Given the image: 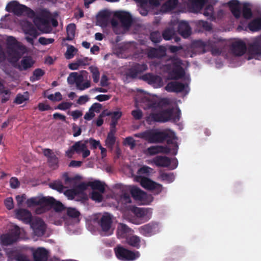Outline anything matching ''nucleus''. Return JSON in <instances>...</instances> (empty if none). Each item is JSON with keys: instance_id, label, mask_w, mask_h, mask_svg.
<instances>
[{"instance_id": "1", "label": "nucleus", "mask_w": 261, "mask_h": 261, "mask_svg": "<svg viewBox=\"0 0 261 261\" xmlns=\"http://www.w3.org/2000/svg\"><path fill=\"white\" fill-rule=\"evenodd\" d=\"M137 107H141L145 110H150L148 121L165 122L172 121L176 122L179 120L180 111L168 108V101L166 99H159L149 94L140 91L135 97Z\"/></svg>"}, {"instance_id": "2", "label": "nucleus", "mask_w": 261, "mask_h": 261, "mask_svg": "<svg viewBox=\"0 0 261 261\" xmlns=\"http://www.w3.org/2000/svg\"><path fill=\"white\" fill-rule=\"evenodd\" d=\"M221 40L219 38L214 37L207 41L200 40L195 41L191 45L186 47L170 45L169 49L171 53H178L179 56L185 58H192L198 54H203L208 50H211L212 54L216 55L221 52Z\"/></svg>"}, {"instance_id": "3", "label": "nucleus", "mask_w": 261, "mask_h": 261, "mask_svg": "<svg viewBox=\"0 0 261 261\" xmlns=\"http://www.w3.org/2000/svg\"><path fill=\"white\" fill-rule=\"evenodd\" d=\"M28 52V48L13 36H7L6 50L0 45V62L7 59L10 62L17 61L22 55Z\"/></svg>"}, {"instance_id": "4", "label": "nucleus", "mask_w": 261, "mask_h": 261, "mask_svg": "<svg viewBox=\"0 0 261 261\" xmlns=\"http://www.w3.org/2000/svg\"><path fill=\"white\" fill-rule=\"evenodd\" d=\"M136 137L142 138L150 143H160L167 140L168 144H173L174 147H178L177 138L174 132L171 130L160 132L155 129L147 130L136 134Z\"/></svg>"}, {"instance_id": "5", "label": "nucleus", "mask_w": 261, "mask_h": 261, "mask_svg": "<svg viewBox=\"0 0 261 261\" xmlns=\"http://www.w3.org/2000/svg\"><path fill=\"white\" fill-rule=\"evenodd\" d=\"M229 9L236 18H240L242 15L244 18L249 19L252 16L250 6L248 4H241L237 0H231L228 3Z\"/></svg>"}, {"instance_id": "6", "label": "nucleus", "mask_w": 261, "mask_h": 261, "mask_svg": "<svg viewBox=\"0 0 261 261\" xmlns=\"http://www.w3.org/2000/svg\"><path fill=\"white\" fill-rule=\"evenodd\" d=\"M132 22L130 15L126 12L119 14V20L113 19L111 21L113 30L116 34L124 33L130 27Z\"/></svg>"}, {"instance_id": "7", "label": "nucleus", "mask_w": 261, "mask_h": 261, "mask_svg": "<svg viewBox=\"0 0 261 261\" xmlns=\"http://www.w3.org/2000/svg\"><path fill=\"white\" fill-rule=\"evenodd\" d=\"M88 72L85 70H82L80 73L76 72H71L67 77V83L70 85H75L77 89L83 91L91 87L90 80H84V76Z\"/></svg>"}, {"instance_id": "8", "label": "nucleus", "mask_w": 261, "mask_h": 261, "mask_svg": "<svg viewBox=\"0 0 261 261\" xmlns=\"http://www.w3.org/2000/svg\"><path fill=\"white\" fill-rule=\"evenodd\" d=\"M6 9L17 16L26 15L32 17L35 15L34 11L31 9L15 1L9 3L6 7Z\"/></svg>"}, {"instance_id": "9", "label": "nucleus", "mask_w": 261, "mask_h": 261, "mask_svg": "<svg viewBox=\"0 0 261 261\" xmlns=\"http://www.w3.org/2000/svg\"><path fill=\"white\" fill-rule=\"evenodd\" d=\"M246 44L250 56L248 59L256 58L261 55V35L248 40Z\"/></svg>"}, {"instance_id": "10", "label": "nucleus", "mask_w": 261, "mask_h": 261, "mask_svg": "<svg viewBox=\"0 0 261 261\" xmlns=\"http://www.w3.org/2000/svg\"><path fill=\"white\" fill-rule=\"evenodd\" d=\"M115 252L117 257L122 261H133L140 256L138 251L134 252L122 246L115 248Z\"/></svg>"}, {"instance_id": "11", "label": "nucleus", "mask_w": 261, "mask_h": 261, "mask_svg": "<svg viewBox=\"0 0 261 261\" xmlns=\"http://www.w3.org/2000/svg\"><path fill=\"white\" fill-rule=\"evenodd\" d=\"M171 63L173 67H170V65H167V68L170 70L169 71L170 76L173 79H178L181 78L185 74L184 69L181 67L182 61L180 59L177 58H173L171 59Z\"/></svg>"}, {"instance_id": "12", "label": "nucleus", "mask_w": 261, "mask_h": 261, "mask_svg": "<svg viewBox=\"0 0 261 261\" xmlns=\"http://www.w3.org/2000/svg\"><path fill=\"white\" fill-rule=\"evenodd\" d=\"M98 225L100 227L102 232H105L106 236H110L113 233L112 229V218L111 215L108 213H104L102 215L99 216L97 218Z\"/></svg>"}, {"instance_id": "13", "label": "nucleus", "mask_w": 261, "mask_h": 261, "mask_svg": "<svg viewBox=\"0 0 261 261\" xmlns=\"http://www.w3.org/2000/svg\"><path fill=\"white\" fill-rule=\"evenodd\" d=\"M138 230L142 235L147 237H150L159 232V224L156 222H151L140 226Z\"/></svg>"}, {"instance_id": "14", "label": "nucleus", "mask_w": 261, "mask_h": 261, "mask_svg": "<svg viewBox=\"0 0 261 261\" xmlns=\"http://www.w3.org/2000/svg\"><path fill=\"white\" fill-rule=\"evenodd\" d=\"M246 43L240 40L233 41L230 46L231 54L236 56H242L246 50Z\"/></svg>"}, {"instance_id": "15", "label": "nucleus", "mask_w": 261, "mask_h": 261, "mask_svg": "<svg viewBox=\"0 0 261 261\" xmlns=\"http://www.w3.org/2000/svg\"><path fill=\"white\" fill-rule=\"evenodd\" d=\"M165 88L168 92H185L186 93L189 92V87L187 84L177 81L169 82Z\"/></svg>"}, {"instance_id": "16", "label": "nucleus", "mask_w": 261, "mask_h": 261, "mask_svg": "<svg viewBox=\"0 0 261 261\" xmlns=\"http://www.w3.org/2000/svg\"><path fill=\"white\" fill-rule=\"evenodd\" d=\"M30 224L35 236L41 237L44 235L46 230V225L42 219L40 218L35 219Z\"/></svg>"}, {"instance_id": "17", "label": "nucleus", "mask_w": 261, "mask_h": 261, "mask_svg": "<svg viewBox=\"0 0 261 261\" xmlns=\"http://www.w3.org/2000/svg\"><path fill=\"white\" fill-rule=\"evenodd\" d=\"M140 184L144 188L149 190H155L158 194L162 191V185L145 177H141Z\"/></svg>"}, {"instance_id": "18", "label": "nucleus", "mask_w": 261, "mask_h": 261, "mask_svg": "<svg viewBox=\"0 0 261 261\" xmlns=\"http://www.w3.org/2000/svg\"><path fill=\"white\" fill-rule=\"evenodd\" d=\"M147 55L149 58L161 59L166 55V48L163 46L158 48H150L148 49Z\"/></svg>"}, {"instance_id": "19", "label": "nucleus", "mask_w": 261, "mask_h": 261, "mask_svg": "<svg viewBox=\"0 0 261 261\" xmlns=\"http://www.w3.org/2000/svg\"><path fill=\"white\" fill-rule=\"evenodd\" d=\"M178 148H147L146 153L150 155L162 152L176 155Z\"/></svg>"}, {"instance_id": "20", "label": "nucleus", "mask_w": 261, "mask_h": 261, "mask_svg": "<svg viewBox=\"0 0 261 261\" xmlns=\"http://www.w3.org/2000/svg\"><path fill=\"white\" fill-rule=\"evenodd\" d=\"M147 69V66L144 63L135 64L129 69L128 75L131 77L135 78L139 74L142 73Z\"/></svg>"}, {"instance_id": "21", "label": "nucleus", "mask_w": 261, "mask_h": 261, "mask_svg": "<svg viewBox=\"0 0 261 261\" xmlns=\"http://www.w3.org/2000/svg\"><path fill=\"white\" fill-rule=\"evenodd\" d=\"M44 155L48 158L49 166L53 169H56L58 168V158L54 154L53 151L49 148H45L43 150Z\"/></svg>"}, {"instance_id": "22", "label": "nucleus", "mask_w": 261, "mask_h": 261, "mask_svg": "<svg viewBox=\"0 0 261 261\" xmlns=\"http://www.w3.org/2000/svg\"><path fill=\"white\" fill-rule=\"evenodd\" d=\"M141 79L143 81L147 82L149 84L156 87L161 86L162 83V80L160 76L151 73L143 75Z\"/></svg>"}, {"instance_id": "23", "label": "nucleus", "mask_w": 261, "mask_h": 261, "mask_svg": "<svg viewBox=\"0 0 261 261\" xmlns=\"http://www.w3.org/2000/svg\"><path fill=\"white\" fill-rule=\"evenodd\" d=\"M16 218L25 224L31 223L32 220L31 213L28 210L20 208L16 211Z\"/></svg>"}, {"instance_id": "24", "label": "nucleus", "mask_w": 261, "mask_h": 261, "mask_svg": "<svg viewBox=\"0 0 261 261\" xmlns=\"http://www.w3.org/2000/svg\"><path fill=\"white\" fill-rule=\"evenodd\" d=\"M7 256L9 261H30L28 256L25 254L14 250L8 251Z\"/></svg>"}, {"instance_id": "25", "label": "nucleus", "mask_w": 261, "mask_h": 261, "mask_svg": "<svg viewBox=\"0 0 261 261\" xmlns=\"http://www.w3.org/2000/svg\"><path fill=\"white\" fill-rule=\"evenodd\" d=\"M34 261H47L48 259V252L43 247L36 249L33 252Z\"/></svg>"}, {"instance_id": "26", "label": "nucleus", "mask_w": 261, "mask_h": 261, "mask_svg": "<svg viewBox=\"0 0 261 261\" xmlns=\"http://www.w3.org/2000/svg\"><path fill=\"white\" fill-rule=\"evenodd\" d=\"M178 31L184 38H188L191 34V28L186 21H181L178 23Z\"/></svg>"}, {"instance_id": "27", "label": "nucleus", "mask_w": 261, "mask_h": 261, "mask_svg": "<svg viewBox=\"0 0 261 261\" xmlns=\"http://www.w3.org/2000/svg\"><path fill=\"white\" fill-rule=\"evenodd\" d=\"M88 186H89V182L88 184L82 182L74 188L80 197V198H76V201L83 202L86 199V195L84 193V192L87 189Z\"/></svg>"}, {"instance_id": "28", "label": "nucleus", "mask_w": 261, "mask_h": 261, "mask_svg": "<svg viewBox=\"0 0 261 261\" xmlns=\"http://www.w3.org/2000/svg\"><path fill=\"white\" fill-rule=\"evenodd\" d=\"M72 147H101L99 141L92 138L75 143Z\"/></svg>"}, {"instance_id": "29", "label": "nucleus", "mask_w": 261, "mask_h": 261, "mask_svg": "<svg viewBox=\"0 0 261 261\" xmlns=\"http://www.w3.org/2000/svg\"><path fill=\"white\" fill-rule=\"evenodd\" d=\"M152 161L158 167H168L170 165V158L165 156H156Z\"/></svg>"}, {"instance_id": "30", "label": "nucleus", "mask_w": 261, "mask_h": 261, "mask_svg": "<svg viewBox=\"0 0 261 261\" xmlns=\"http://www.w3.org/2000/svg\"><path fill=\"white\" fill-rule=\"evenodd\" d=\"M134 213L135 214L136 216L140 219V222H134L135 224H139L145 222L147 221L149 219L146 218V216L147 215V212L143 208L140 207H135L134 210Z\"/></svg>"}, {"instance_id": "31", "label": "nucleus", "mask_w": 261, "mask_h": 261, "mask_svg": "<svg viewBox=\"0 0 261 261\" xmlns=\"http://www.w3.org/2000/svg\"><path fill=\"white\" fill-rule=\"evenodd\" d=\"M130 231V228H129L126 224L120 223L118 225L117 227V234L118 238H124L126 237Z\"/></svg>"}, {"instance_id": "32", "label": "nucleus", "mask_w": 261, "mask_h": 261, "mask_svg": "<svg viewBox=\"0 0 261 261\" xmlns=\"http://www.w3.org/2000/svg\"><path fill=\"white\" fill-rule=\"evenodd\" d=\"M34 64V61L31 57H24L20 62L19 68L21 70H27L31 68Z\"/></svg>"}, {"instance_id": "33", "label": "nucleus", "mask_w": 261, "mask_h": 261, "mask_svg": "<svg viewBox=\"0 0 261 261\" xmlns=\"http://www.w3.org/2000/svg\"><path fill=\"white\" fill-rule=\"evenodd\" d=\"M178 3L177 0H169L162 6V11L167 12L173 10Z\"/></svg>"}, {"instance_id": "34", "label": "nucleus", "mask_w": 261, "mask_h": 261, "mask_svg": "<svg viewBox=\"0 0 261 261\" xmlns=\"http://www.w3.org/2000/svg\"><path fill=\"white\" fill-rule=\"evenodd\" d=\"M3 245L8 246L16 242V240L9 233L2 235L0 238Z\"/></svg>"}, {"instance_id": "35", "label": "nucleus", "mask_w": 261, "mask_h": 261, "mask_svg": "<svg viewBox=\"0 0 261 261\" xmlns=\"http://www.w3.org/2000/svg\"><path fill=\"white\" fill-rule=\"evenodd\" d=\"M130 193L132 197L137 200H142L146 196V193L137 187L132 188Z\"/></svg>"}, {"instance_id": "36", "label": "nucleus", "mask_w": 261, "mask_h": 261, "mask_svg": "<svg viewBox=\"0 0 261 261\" xmlns=\"http://www.w3.org/2000/svg\"><path fill=\"white\" fill-rule=\"evenodd\" d=\"M248 28L251 31L255 32L261 29V18H257L248 24Z\"/></svg>"}, {"instance_id": "37", "label": "nucleus", "mask_w": 261, "mask_h": 261, "mask_svg": "<svg viewBox=\"0 0 261 261\" xmlns=\"http://www.w3.org/2000/svg\"><path fill=\"white\" fill-rule=\"evenodd\" d=\"M97 22L98 25L102 27L107 26L108 23V16L105 12H101L98 14Z\"/></svg>"}, {"instance_id": "38", "label": "nucleus", "mask_w": 261, "mask_h": 261, "mask_svg": "<svg viewBox=\"0 0 261 261\" xmlns=\"http://www.w3.org/2000/svg\"><path fill=\"white\" fill-rule=\"evenodd\" d=\"M89 186L93 190H97L101 193H103L105 190L104 185L99 180H94L89 182Z\"/></svg>"}, {"instance_id": "39", "label": "nucleus", "mask_w": 261, "mask_h": 261, "mask_svg": "<svg viewBox=\"0 0 261 261\" xmlns=\"http://www.w3.org/2000/svg\"><path fill=\"white\" fill-rule=\"evenodd\" d=\"M127 243L131 246L139 249L140 247V238L137 236L134 235L129 237L127 240Z\"/></svg>"}, {"instance_id": "40", "label": "nucleus", "mask_w": 261, "mask_h": 261, "mask_svg": "<svg viewBox=\"0 0 261 261\" xmlns=\"http://www.w3.org/2000/svg\"><path fill=\"white\" fill-rule=\"evenodd\" d=\"M76 26L74 23H70L66 28L67 37L66 40H72L75 36Z\"/></svg>"}, {"instance_id": "41", "label": "nucleus", "mask_w": 261, "mask_h": 261, "mask_svg": "<svg viewBox=\"0 0 261 261\" xmlns=\"http://www.w3.org/2000/svg\"><path fill=\"white\" fill-rule=\"evenodd\" d=\"M89 69L92 74L93 82L97 83L100 79V72L98 68L96 66H91L89 67Z\"/></svg>"}, {"instance_id": "42", "label": "nucleus", "mask_w": 261, "mask_h": 261, "mask_svg": "<svg viewBox=\"0 0 261 261\" xmlns=\"http://www.w3.org/2000/svg\"><path fill=\"white\" fill-rule=\"evenodd\" d=\"M175 34V31L173 28L166 29L162 33L163 38L166 40H170Z\"/></svg>"}, {"instance_id": "43", "label": "nucleus", "mask_w": 261, "mask_h": 261, "mask_svg": "<svg viewBox=\"0 0 261 261\" xmlns=\"http://www.w3.org/2000/svg\"><path fill=\"white\" fill-rule=\"evenodd\" d=\"M203 14L210 19L214 18V8L212 5H207L204 10Z\"/></svg>"}, {"instance_id": "44", "label": "nucleus", "mask_w": 261, "mask_h": 261, "mask_svg": "<svg viewBox=\"0 0 261 261\" xmlns=\"http://www.w3.org/2000/svg\"><path fill=\"white\" fill-rule=\"evenodd\" d=\"M54 198L52 197H40V205H44L51 207L54 202Z\"/></svg>"}, {"instance_id": "45", "label": "nucleus", "mask_w": 261, "mask_h": 261, "mask_svg": "<svg viewBox=\"0 0 261 261\" xmlns=\"http://www.w3.org/2000/svg\"><path fill=\"white\" fill-rule=\"evenodd\" d=\"M24 31L26 35L33 37V38H36L39 35L37 30L32 24H29L28 28L25 29Z\"/></svg>"}, {"instance_id": "46", "label": "nucleus", "mask_w": 261, "mask_h": 261, "mask_svg": "<svg viewBox=\"0 0 261 261\" xmlns=\"http://www.w3.org/2000/svg\"><path fill=\"white\" fill-rule=\"evenodd\" d=\"M0 91L2 95V102H5L9 100L10 96V91L8 89H5L0 83Z\"/></svg>"}, {"instance_id": "47", "label": "nucleus", "mask_w": 261, "mask_h": 261, "mask_svg": "<svg viewBox=\"0 0 261 261\" xmlns=\"http://www.w3.org/2000/svg\"><path fill=\"white\" fill-rule=\"evenodd\" d=\"M49 187L54 189L56 190L59 192H62L64 189L65 188L60 180H56L49 184Z\"/></svg>"}, {"instance_id": "48", "label": "nucleus", "mask_w": 261, "mask_h": 261, "mask_svg": "<svg viewBox=\"0 0 261 261\" xmlns=\"http://www.w3.org/2000/svg\"><path fill=\"white\" fill-rule=\"evenodd\" d=\"M162 38V34L161 35L159 31H154L150 33V39L153 43H157L160 42Z\"/></svg>"}, {"instance_id": "49", "label": "nucleus", "mask_w": 261, "mask_h": 261, "mask_svg": "<svg viewBox=\"0 0 261 261\" xmlns=\"http://www.w3.org/2000/svg\"><path fill=\"white\" fill-rule=\"evenodd\" d=\"M77 50L72 45H68L67 50L65 54L67 59H72L77 53Z\"/></svg>"}, {"instance_id": "50", "label": "nucleus", "mask_w": 261, "mask_h": 261, "mask_svg": "<svg viewBox=\"0 0 261 261\" xmlns=\"http://www.w3.org/2000/svg\"><path fill=\"white\" fill-rule=\"evenodd\" d=\"M194 8L200 10L203 8L207 0H189Z\"/></svg>"}, {"instance_id": "51", "label": "nucleus", "mask_w": 261, "mask_h": 261, "mask_svg": "<svg viewBox=\"0 0 261 261\" xmlns=\"http://www.w3.org/2000/svg\"><path fill=\"white\" fill-rule=\"evenodd\" d=\"M160 177L162 180L166 181L168 183H171L174 180V175L173 173H161Z\"/></svg>"}, {"instance_id": "52", "label": "nucleus", "mask_w": 261, "mask_h": 261, "mask_svg": "<svg viewBox=\"0 0 261 261\" xmlns=\"http://www.w3.org/2000/svg\"><path fill=\"white\" fill-rule=\"evenodd\" d=\"M62 178L64 181V184L66 185H71L74 183L75 181L79 178V176H75L74 177H70L67 173H64L63 174Z\"/></svg>"}, {"instance_id": "53", "label": "nucleus", "mask_w": 261, "mask_h": 261, "mask_svg": "<svg viewBox=\"0 0 261 261\" xmlns=\"http://www.w3.org/2000/svg\"><path fill=\"white\" fill-rule=\"evenodd\" d=\"M64 194L68 197V199L76 200V198H80L79 195L75 190L74 188L72 189H68L65 191Z\"/></svg>"}, {"instance_id": "54", "label": "nucleus", "mask_w": 261, "mask_h": 261, "mask_svg": "<svg viewBox=\"0 0 261 261\" xmlns=\"http://www.w3.org/2000/svg\"><path fill=\"white\" fill-rule=\"evenodd\" d=\"M115 141L116 138L114 136V132L111 130L108 135L106 140V144L108 146V147H111L114 145Z\"/></svg>"}, {"instance_id": "55", "label": "nucleus", "mask_w": 261, "mask_h": 261, "mask_svg": "<svg viewBox=\"0 0 261 261\" xmlns=\"http://www.w3.org/2000/svg\"><path fill=\"white\" fill-rule=\"evenodd\" d=\"M26 203L28 207L40 205V197H34L27 199Z\"/></svg>"}, {"instance_id": "56", "label": "nucleus", "mask_w": 261, "mask_h": 261, "mask_svg": "<svg viewBox=\"0 0 261 261\" xmlns=\"http://www.w3.org/2000/svg\"><path fill=\"white\" fill-rule=\"evenodd\" d=\"M20 233V228L17 226H14L9 232L16 241L19 239Z\"/></svg>"}, {"instance_id": "57", "label": "nucleus", "mask_w": 261, "mask_h": 261, "mask_svg": "<svg viewBox=\"0 0 261 261\" xmlns=\"http://www.w3.org/2000/svg\"><path fill=\"white\" fill-rule=\"evenodd\" d=\"M47 98L53 101H59L62 99V95L60 92H57L55 94L48 95Z\"/></svg>"}, {"instance_id": "58", "label": "nucleus", "mask_w": 261, "mask_h": 261, "mask_svg": "<svg viewBox=\"0 0 261 261\" xmlns=\"http://www.w3.org/2000/svg\"><path fill=\"white\" fill-rule=\"evenodd\" d=\"M44 72L40 69H37L33 72V75L31 77L32 81L39 80L43 75Z\"/></svg>"}, {"instance_id": "59", "label": "nucleus", "mask_w": 261, "mask_h": 261, "mask_svg": "<svg viewBox=\"0 0 261 261\" xmlns=\"http://www.w3.org/2000/svg\"><path fill=\"white\" fill-rule=\"evenodd\" d=\"M83 148H70V149L68 150L66 152V155L69 158H74V154L75 153L79 154V152L80 151V149Z\"/></svg>"}, {"instance_id": "60", "label": "nucleus", "mask_w": 261, "mask_h": 261, "mask_svg": "<svg viewBox=\"0 0 261 261\" xmlns=\"http://www.w3.org/2000/svg\"><path fill=\"white\" fill-rule=\"evenodd\" d=\"M67 214L70 217L76 218L79 217L80 213L75 208L69 207L67 210Z\"/></svg>"}, {"instance_id": "61", "label": "nucleus", "mask_w": 261, "mask_h": 261, "mask_svg": "<svg viewBox=\"0 0 261 261\" xmlns=\"http://www.w3.org/2000/svg\"><path fill=\"white\" fill-rule=\"evenodd\" d=\"M51 208H54L56 212H61L64 210L63 204L60 201H57L55 199Z\"/></svg>"}, {"instance_id": "62", "label": "nucleus", "mask_w": 261, "mask_h": 261, "mask_svg": "<svg viewBox=\"0 0 261 261\" xmlns=\"http://www.w3.org/2000/svg\"><path fill=\"white\" fill-rule=\"evenodd\" d=\"M141 2V5L138 8V11L140 14L142 16H146L148 13V9L146 8V6L148 5L147 3H144L143 2Z\"/></svg>"}, {"instance_id": "63", "label": "nucleus", "mask_w": 261, "mask_h": 261, "mask_svg": "<svg viewBox=\"0 0 261 261\" xmlns=\"http://www.w3.org/2000/svg\"><path fill=\"white\" fill-rule=\"evenodd\" d=\"M123 144L130 147H135L137 145L136 141L132 137H126L123 141Z\"/></svg>"}, {"instance_id": "64", "label": "nucleus", "mask_w": 261, "mask_h": 261, "mask_svg": "<svg viewBox=\"0 0 261 261\" xmlns=\"http://www.w3.org/2000/svg\"><path fill=\"white\" fill-rule=\"evenodd\" d=\"M91 199L98 202H101L102 200L101 193L100 192L93 191L91 194Z\"/></svg>"}]
</instances>
